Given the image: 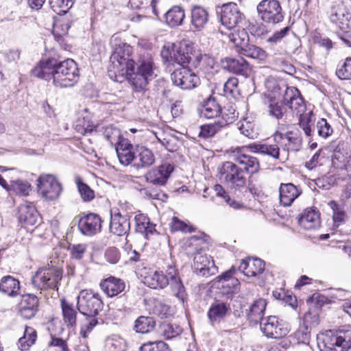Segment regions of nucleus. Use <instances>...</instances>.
<instances>
[{
    "label": "nucleus",
    "instance_id": "nucleus-1",
    "mask_svg": "<svg viewBox=\"0 0 351 351\" xmlns=\"http://www.w3.org/2000/svg\"><path fill=\"white\" fill-rule=\"evenodd\" d=\"M119 41V44H115L117 47L110 58L108 76L120 82L127 79L136 93H141L143 98L148 99L147 84L155 76L152 56L149 53L141 55L136 62L132 57V47Z\"/></svg>",
    "mask_w": 351,
    "mask_h": 351
},
{
    "label": "nucleus",
    "instance_id": "nucleus-2",
    "mask_svg": "<svg viewBox=\"0 0 351 351\" xmlns=\"http://www.w3.org/2000/svg\"><path fill=\"white\" fill-rule=\"evenodd\" d=\"M34 76L50 81L59 88L74 86L79 80L80 73L77 63L68 58L60 61L54 58L42 60L32 71Z\"/></svg>",
    "mask_w": 351,
    "mask_h": 351
},
{
    "label": "nucleus",
    "instance_id": "nucleus-3",
    "mask_svg": "<svg viewBox=\"0 0 351 351\" xmlns=\"http://www.w3.org/2000/svg\"><path fill=\"white\" fill-rule=\"evenodd\" d=\"M208 240V236L204 233H200L191 237L186 242L187 253L194 255L193 266L194 272L199 276L206 278L215 275L218 271L211 256L201 253L204 245L206 244Z\"/></svg>",
    "mask_w": 351,
    "mask_h": 351
},
{
    "label": "nucleus",
    "instance_id": "nucleus-4",
    "mask_svg": "<svg viewBox=\"0 0 351 351\" xmlns=\"http://www.w3.org/2000/svg\"><path fill=\"white\" fill-rule=\"evenodd\" d=\"M284 102L289 105V108L299 116V125L305 135L310 138L314 132L315 119L312 111L304 114L306 110L304 101L300 91L295 87H286L284 93Z\"/></svg>",
    "mask_w": 351,
    "mask_h": 351
},
{
    "label": "nucleus",
    "instance_id": "nucleus-5",
    "mask_svg": "<svg viewBox=\"0 0 351 351\" xmlns=\"http://www.w3.org/2000/svg\"><path fill=\"white\" fill-rule=\"evenodd\" d=\"M317 342L320 351H348L351 348V327L320 332L317 335Z\"/></svg>",
    "mask_w": 351,
    "mask_h": 351
},
{
    "label": "nucleus",
    "instance_id": "nucleus-6",
    "mask_svg": "<svg viewBox=\"0 0 351 351\" xmlns=\"http://www.w3.org/2000/svg\"><path fill=\"white\" fill-rule=\"evenodd\" d=\"M62 278V270L58 267L40 268L32 278L33 287L40 291H58Z\"/></svg>",
    "mask_w": 351,
    "mask_h": 351
},
{
    "label": "nucleus",
    "instance_id": "nucleus-7",
    "mask_svg": "<svg viewBox=\"0 0 351 351\" xmlns=\"http://www.w3.org/2000/svg\"><path fill=\"white\" fill-rule=\"evenodd\" d=\"M104 303L100 295L92 289L82 290L77 298V308L86 317H97Z\"/></svg>",
    "mask_w": 351,
    "mask_h": 351
},
{
    "label": "nucleus",
    "instance_id": "nucleus-8",
    "mask_svg": "<svg viewBox=\"0 0 351 351\" xmlns=\"http://www.w3.org/2000/svg\"><path fill=\"white\" fill-rule=\"evenodd\" d=\"M220 178L235 191H241L246 186L245 170L232 161L225 162L220 170Z\"/></svg>",
    "mask_w": 351,
    "mask_h": 351
},
{
    "label": "nucleus",
    "instance_id": "nucleus-9",
    "mask_svg": "<svg viewBox=\"0 0 351 351\" xmlns=\"http://www.w3.org/2000/svg\"><path fill=\"white\" fill-rule=\"evenodd\" d=\"M258 17L265 23L278 24L285 18V13L278 0H262L256 7Z\"/></svg>",
    "mask_w": 351,
    "mask_h": 351
},
{
    "label": "nucleus",
    "instance_id": "nucleus-10",
    "mask_svg": "<svg viewBox=\"0 0 351 351\" xmlns=\"http://www.w3.org/2000/svg\"><path fill=\"white\" fill-rule=\"evenodd\" d=\"M37 182L38 193L46 200L58 199L62 191V184L53 174H41Z\"/></svg>",
    "mask_w": 351,
    "mask_h": 351
},
{
    "label": "nucleus",
    "instance_id": "nucleus-11",
    "mask_svg": "<svg viewBox=\"0 0 351 351\" xmlns=\"http://www.w3.org/2000/svg\"><path fill=\"white\" fill-rule=\"evenodd\" d=\"M261 332L268 338L280 339L290 331L289 324L276 316H268L260 322Z\"/></svg>",
    "mask_w": 351,
    "mask_h": 351
},
{
    "label": "nucleus",
    "instance_id": "nucleus-12",
    "mask_svg": "<svg viewBox=\"0 0 351 351\" xmlns=\"http://www.w3.org/2000/svg\"><path fill=\"white\" fill-rule=\"evenodd\" d=\"M230 157L233 162L243 166V170L247 174H254L260 169V163L257 158L247 153L246 147H238L230 151Z\"/></svg>",
    "mask_w": 351,
    "mask_h": 351
},
{
    "label": "nucleus",
    "instance_id": "nucleus-13",
    "mask_svg": "<svg viewBox=\"0 0 351 351\" xmlns=\"http://www.w3.org/2000/svg\"><path fill=\"white\" fill-rule=\"evenodd\" d=\"M285 124L278 126V130L274 134L275 143L280 145L283 150L287 152H297L300 150L302 145V138L300 135L293 131L283 132L285 128Z\"/></svg>",
    "mask_w": 351,
    "mask_h": 351
},
{
    "label": "nucleus",
    "instance_id": "nucleus-14",
    "mask_svg": "<svg viewBox=\"0 0 351 351\" xmlns=\"http://www.w3.org/2000/svg\"><path fill=\"white\" fill-rule=\"evenodd\" d=\"M330 21L341 31L351 28V12L343 3L332 5L328 12Z\"/></svg>",
    "mask_w": 351,
    "mask_h": 351
},
{
    "label": "nucleus",
    "instance_id": "nucleus-15",
    "mask_svg": "<svg viewBox=\"0 0 351 351\" xmlns=\"http://www.w3.org/2000/svg\"><path fill=\"white\" fill-rule=\"evenodd\" d=\"M173 83L182 89H191L199 83V78L186 66L176 69L171 75Z\"/></svg>",
    "mask_w": 351,
    "mask_h": 351
},
{
    "label": "nucleus",
    "instance_id": "nucleus-16",
    "mask_svg": "<svg viewBox=\"0 0 351 351\" xmlns=\"http://www.w3.org/2000/svg\"><path fill=\"white\" fill-rule=\"evenodd\" d=\"M174 170V166L169 162H165L147 172L145 175V180L155 186H165L171 173Z\"/></svg>",
    "mask_w": 351,
    "mask_h": 351
},
{
    "label": "nucleus",
    "instance_id": "nucleus-17",
    "mask_svg": "<svg viewBox=\"0 0 351 351\" xmlns=\"http://www.w3.org/2000/svg\"><path fill=\"white\" fill-rule=\"evenodd\" d=\"M243 19V14L236 3H228L221 7L220 20L222 25L228 29L235 27L242 22Z\"/></svg>",
    "mask_w": 351,
    "mask_h": 351
},
{
    "label": "nucleus",
    "instance_id": "nucleus-18",
    "mask_svg": "<svg viewBox=\"0 0 351 351\" xmlns=\"http://www.w3.org/2000/svg\"><path fill=\"white\" fill-rule=\"evenodd\" d=\"M162 59L169 63H176L179 67L185 66L184 64L189 62L190 56L182 46L173 45L171 47H164L161 51Z\"/></svg>",
    "mask_w": 351,
    "mask_h": 351
},
{
    "label": "nucleus",
    "instance_id": "nucleus-19",
    "mask_svg": "<svg viewBox=\"0 0 351 351\" xmlns=\"http://www.w3.org/2000/svg\"><path fill=\"white\" fill-rule=\"evenodd\" d=\"M101 223L99 215L90 213L80 218L78 228L82 234L93 236L101 231Z\"/></svg>",
    "mask_w": 351,
    "mask_h": 351
},
{
    "label": "nucleus",
    "instance_id": "nucleus-20",
    "mask_svg": "<svg viewBox=\"0 0 351 351\" xmlns=\"http://www.w3.org/2000/svg\"><path fill=\"white\" fill-rule=\"evenodd\" d=\"M167 278L172 295L184 302L186 299L187 293L179 273L174 266L167 267Z\"/></svg>",
    "mask_w": 351,
    "mask_h": 351
},
{
    "label": "nucleus",
    "instance_id": "nucleus-21",
    "mask_svg": "<svg viewBox=\"0 0 351 351\" xmlns=\"http://www.w3.org/2000/svg\"><path fill=\"white\" fill-rule=\"evenodd\" d=\"M39 300L32 293H26L22 295L19 304V313L21 317L26 319L34 317L38 311Z\"/></svg>",
    "mask_w": 351,
    "mask_h": 351
},
{
    "label": "nucleus",
    "instance_id": "nucleus-22",
    "mask_svg": "<svg viewBox=\"0 0 351 351\" xmlns=\"http://www.w3.org/2000/svg\"><path fill=\"white\" fill-rule=\"evenodd\" d=\"M230 304L219 300L213 302L207 312L209 323L214 326L223 321L230 313Z\"/></svg>",
    "mask_w": 351,
    "mask_h": 351
},
{
    "label": "nucleus",
    "instance_id": "nucleus-23",
    "mask_svg": "<svg viewBox=\"0 0 351 351\" xmlns=\"http://www.w3.org/2000/svg\"><path fill=\"white\" fill-rule=\"evenodd\" d=\"M117 155L120 163L128 166L134 163L136 158V147L128 138L121 140L115 147Z\"/></svg>",
    "mask_w": 351,
    "mask_h": 351
},
{
    "label": "nucleus",
    "instance_id": "nucleus-24",
    "mask_svg": "<svg viewBox=\"0 0 351 351\" xmlns=\"http://www.w3.org/2000/svg\"><path fill=\"white\" fill-rule=\"evenodd\" d=\"M234 120V117L226 118L223 114L221 118L214 123L204 124L200 127L199 136L204 138L213 137L219 132L226 130L229 124Z\"/></svg>",
    "mask_w": 351,
    "mask_h": 351
},
{
    "label": "nucleus",
    "instance_id": "nucleus-25",
    "mask_svg": "<svg viewBox=\"0 0 351 351\" xmlns=\"http://www.w3.org/2000/svg\"><path fill=\"white\" fill-rule=\"evenodd\" d=\"M156 161V157L152 149L144 145L136 146V158L132 166L136 169L149 168Z\"/></svg>",
    "mask_w": 351,
    "mask_h": 351
},
{
    "label": "nucleus",
    "instance_id": "nucleus-26",
    "mask_svg": "<svg viewBox=\"0 0 351 351\" xmlns=\"http://www.w3.org/2000/svg\"><path fill=\"white\" fill-rule=\"evenodd\" d=\"M317 324V317L312 316L311 313H306L303 317V322L298 330L294 332V338L297 343H309L311 339V326L309 324Z\"/></svg>",
    "mask_w": 351,
    "mask_h": 351
},
{
    "label": "nucleus",
    "instance_id": "nucleus-27",
    "mask_svg": "<svg viewBox=\"0 0 351 351\" xmlns=\"http://www.w3.org/2000/svg\"><path fill=\"white\" fill-rule=\"evenodd\" d=\"M265 262L258 258L242 259L239 269L247 277H254L265 270Z\"/></svg>",
    "mask_w": 351,
    "mask_h": 351
},
{
    "label": "nucleus",
    "instance_id": "nucleus-28",
    "mask_svg": "<svg viewBox=\"0 0 351 351\" xmlns=\"http://www.w3.org/2000/svg\"><path fill=\"white\" fill-rule=\"evenodd\" d=\"M223 66L231 73L243 76L249 75L251 72L250 64L243 58H226L223 60Z\"/></svg>",
    "mask_w": 351,
    "mask_h": 351
},
{
    "label": "nucleus",
    "instance_id": "nucleus-29",
    "mask_svg": "<svg viewBox=\"0 0 351 351\" xmlns=\"http://www.w3.org/2000/svg\"><path fill=\"white\" fill-rule=\"evenodd\" d=\"M301 193V189L293 184L282 183L279 186L280 203L283 206H289Z\"/></svg>",
    "mask_w": 351,
    "mask_h": 351
},
{
    "label": "nucleus",
    "instance_id": "nucleus-30",
    "mask_svg": "<svg viewBox=\"0 0 351 351\" xmlns=\"http://www.w3.org/2000/svg\"><path fill=\"white\" fill-rule=\"evenodd\" d=\"M130 230V222L128 215H122L119 212L111 213L110 230L118 236L127 234Z\"/></svg>",
    "mask_w": 351,
    "mask_h": 351
},
{
    "label": "nucleus",
    "instance_id": "nucleus-31",
    "mask_svg": "<svg viewBox=\"0 0 351 351\" xmlns=\"http://www.w3.org/2000/svg\"><path fill=\"white\" fill-rule=\"evenodd\" d=\"M316 208H308L301 214L298 223L304 229L312 230L320 226V216Z\"/></svg>",
    "mask_w": 351,
    "mask_h": 351
},
{
    "label": "nucleus",
    "instance_id": "nucleus-32",
    "mask_svg": "<svg viewBox=\"0 0 351 351\" xmlns=\"http://www.w3.org/2000/svg\"><path fill=\"white\" fill-rule=\"evenodd\" d=\"M143 282L152 289H162L165 288L169 285L167 269L165 274L161 271L149 270L144 276Z\"/></svg>",
    "mask_w": 351,
    "mask_h": 351
},
{
    "label": "nucleus",
    "instance_id": "nucleus-33",
    "mask_svg": "<svg viewBox=\"0 0 351 351\" xmlns=\"http://www.w3.org/2000/svg\"><path fill=\"white\" fill-rule=\"evenodd\" d=\"M267 306V302L265 299L259 298L254 301L247 310L246 316L247 320L254 324H260L264 319L263 315Z\"/></svg>",
    "mask_w": 351,
    "mask_h": 351
},
{
    "label": "nucleus",
    "instance_id": "nucleus-34",
    "mask_svg": "<svg viewBox=\"0 0 351 351\" xmlns=\"http://www.w3.org/2000/svg\"><path fill=\"white\" fill-rule=\"evenodd\" d=\"M100 287L108 297H113L123 291L125 285L121 279L110 276L102 280Z\"/></svg>",
    "mask_w": 351,
    "mask_h": 351
},
{
    "label": "nucleus",
    "instance_id": "nucleus-35",
    "mask_svg": "<svg viewBox=\"0 0 351 351\" xmlns=\"http://www.w3.org/2000/svg\"><path fill=\"white\" fill-rule=\"evenodd\" d=\"M165 23L171 27H176L182 25L185 19V12L182 7L174 5L164 14Z\"/></svg>",
    "mask_w": 351,
    "mask_h": 351
},
{
    "label": "nucleus",
    "instance_id": "nucleus-36",
    "mask_svg": "<svg viewBox=\"0 0 351 351\" xmlns=\"http://www.w3.org/2000/svg\"><path fill=\"white\" fill-rule=\"evenodd\" d=\"M280 145L269 143H252L247 147L252 152L267 155L275 160L280 158Z\"/></svg>",
    "mask_w": 351,
    "mask_h": 351
},
{
    "label": "nucleus",
    "instance_id": "nucleus-37",
    "mask_svg": "<svg viewBox=\"0 0 351 351\" xmlns=\"http://www.w3.org/2000/svg\"><path fill=\"white\" fill-rule=\"evenodd\" d=\"M234 269H230L218 276L219 282L221 284L223 293L228 295L232 293L239 286V281L232 276Z\"/></svg>",
    "mask_w": 351,
    "mask_h": 351
},
{
    "label": "nucleus",
    "instance_id": "nucleus-38",
    "mask_svg": "<svg viewBox=\"0 0 351 351\" xmlns=\"http://www.w3.org/2000/svg\"><path fill=\"white\" fill-rule=\"evenodd\" d=\"M61 309L64 323L70 328L75 327L77 324V309L72 303L65 299L61 300Z\"/></svg>",
    "mask_w": 351,
    "mask_h": 351
},
{
    "label": "nucleus",
    "instance_id": "nucleus-39",
    "mask_svg": "<svg viewBox=\"0 0 351 351\" xmlns=\"http://www.w3.org/2000/svg\"><path fill=\"white\" fill-rule=\"evenodd\" d=\"M0 291L8 296L15 297L20 293V282L11 276H3L0 280Z\"/></svg>",
    "mask_w": 351,
    "mask_h": 351
},
{
    "label": "nucleus",
    "instance_id": "nucleus-40",
    "mask_svg": "<svg viewBox=\"0 0 351 351\" xmlns=\"http://www.w3.org/2000/svg\"><path fill=\"white\" fill-rule=\"evenodd\" d=\"M38 213L31 203L21 205L19 207V220L26 225L34 226L37 222Z\"/></svg>",
    "mask_w": 351,
    "mask_h": 351
},
{
    "label": "nucleus",
    "instance_id": "nucleus-41",
    "mask_svg": "<svg viewBox=\"0 0 351 351\" xmlns=\"http://www.w3.org/2000/svg\"><path fill=\"white\" fill-rule=\"evenodd\" d=\"M191 25L197 30H201L208 21L207 10L200 6H194L191 13Z\"/></svg>",
    "mask_w": 351,
    "mask_h": 351
},
{
    "label": "nucleus",
    "instance_id": "nucleus-42",
    "mask_svg": "<svg viewBox=\"0 0 351 351\" xmlns=\"http://www.w3.org/2000/svg\"><path fill=\"white\" fill-rule=\"evenodd\" d=\"M287 107L289 105L284 102V96L281 101L270 100L268 105L269 115L278 120L286 121L288 118Z\"/></svg>",
    "mask_w": 351,
    "mask_h": 351
},
{
    "label": "nucleus",
    "instance_id": "nucleus-43",
    "mask_svg": "<svg viewBox=\"0 0 351 351\" xmlns=\"http://www.w3.org/2000/svg\"><path fill=\"white\" fill-rule=\"evenodd\" d=\"M136 222V232L147 237L149 234H153L156 231L155 225L150 222L149 218L145 214L140 213L134 217Z\"/></svg>",
    "mask_w": 351,
    "mask_h": 351
},
{
    "label": "nucleus",
    "instance_id": "nucleus-44",
    "mask_svg": "<svg viewBox=\"0 0 351 351\" xmlns=\"http://www.w3.org/2000/svg\"><path fill=\"white\" fill-rule=\"evenodd\" d=\"M199 110V114L202 117L206 119H213L217 117L221 112V109L219 104L215 99L209 98L204 101Z\"/></svg>",
    "mask_w": 351,
    "mask_h": 351
},
{
    "label": "nucleus",
    "instance_id": "nucleus-45",
    "mask_svg": "<svg viewBox=\"0 0 351 351\" xmlns=\"http://www.w3.org/2000/svg\"><path fill=\"white\" fill-rule=\"evenodd\" d=\"M239 53L242 56L254 59L259 62H265L267 58V53L265 50L250 43Z\"/></svg>",
    "mask_w": 351,
    "mask_h": 351
},
{
    "label": "nucleus",
    "instance_id": "nucleus-46",
    "mask_svg": "<svg viewBox=\"0 0 351 351\" xmlns=\"http://www.w3.org/2000/svg\"><path fill=\"white\" fill-rule=\"evenodd\" d=\"M228 37L238 53L250 43L249 34L245 29L232 32Z\"/></svg>",
    "mask_w": 351,
    "mask_h": 351
},
{
    "label": "nucleus",
    "instance_id": "nucleus-47",
    "mask_svg": "<svg viewBox=\"0 0 351 351\" xmlns=\"http://www.w3.org/2000/svg\"><path fill=\"white\" fill-rule=\"evenodd\" d=\"M36 339V330L32 327L26 326L23 336L19 339L18 347L22 351L28 350L35 343Z\"/></svg>",
    "mask_w": 351,
    "mask_h": 351
},
{
    "label": "nucleus",
    "instance_id": "nucleus-48",
    "mask_svg": "<svg viewBox=\"0 0 351 351\" xmlns=\"http://www.w3.org/2000/svg\"><path fill=\"white\" fill-rule=\"evenodd\" d=\"M101 128L104 138L112 146L115 147L121 140L125 139L122 137L120 130L112 125L103 126Z\"/></svg>",
    "mask_w": 351,
    "mask_h": 351
},
{
    "label": "nucleus",
    "instance_id": "nucleus-49",
    "mask_svg": "<svg viewBox=\"0 0 351 351\" xmlns=\"http://www.w3.org/2000/svg\"><path fill=\"white\" fill-rule=\"evenodd\" d=\"M156 323L152 317L140 316L134 322V329L138 333H147L155 327Z\"/></svg>",
    "mask_w": 351,
    "mask_h": 351
},
{
    "label": "nucleus",
    "instance_id": "nucleus-50",
    "mask_svg": "<svg viewBox=\"0 0 351 351\" xmlns=\"http://www.w3.org/2000/svg\"><path fill=\"white\" fill-rule=\"evenodd\" d=\"M49 3L54 12L62 15L73 6V0H49Z\"/></svg>",
    "mask_w": 351,
    "mask_h": 351
},
{
    "label": "nucleus",
    "instance_id": "nucleus-51",
    "mask_svg": "<svg viewBox=\"0 0 351 351\" xmlns=\"http://www.w3.org/2000/svg\"><path fill=\"white\" fill-rule=\"evenodd\" d=\"M160 332L167 339H173L182 332V328L176 324L163 323L160 326Z\"/></svg>",
    "mask_w": 351,
    "mask_h": 351
},
{
    "label": "nucleus",
    "instance_id": "nucleus-52",
    "mask_svg": "<svg viewBox=\"0 0 351 351\" xmlns=\"http://www.w3.org/2000/svg\"><path fill=\"white\" fill-rule=\"evenodd\" d=\"M336 75L341 80H351V58H347L339 63Z\"/></svg>",
    "mask_w": 351,
    "mask_h": 351
},
{
    "label": "nucleus",
    "instance_id": "nucleus-53",
    "mask_svg": "<svg viewBox=\"0 0 351 351\" xmlns=\"http://www.w3.org/2000/svg\"><path fill=\"white\" fill-rule=\"evenodd\" d=\"M238 130L241 134L249 138L256 137L257 133L254 130V125L249 121L243 120L237 123Z\"/></svg>",
    "mask_w": 351,
    "mask_h": 351
},
{
    "label": "nucleus",
    "instance_id": "nucleus-54",
    "mask_svg": "<svg viewBox=\"0 0 351 351\" xmlns=\"http://www.w3.org/2000/svg\"><path fill=\"white\" fill-rule=\"evenodd\" d=\"M78 191L84 202H90L95 197V192L86 183L81 180H77Z\"/></svg>",
    "mask_w": 351,
    "mask_h": 351
},
{
    "label": "nucleus",
    "instance_id": "nucleus-55",
    "mask_svg": "<svg viewBox=\"0 0 351 351\" xmlns=\"http://www.w3.org/2000/svg\"><path fill=\"white\" fill-rule=\"evenodd\" d=\"M328 205L332 210V219L334 223L339 226L344 221L346 217V213L342 208L335 201H330Z\"/></svg>",
    "mask_w": 351,
    "mask_h": 351
},
{
    "label": "nucleus",
    "instance_id": "nucleus-56",
    "mask_svg": "<svg viewBox=\"0 0 351 351\" xmlns=\"http://www.w3.org/2000/svg\"><path fill=\"white\" fill-rule=\"evenodd\" d=\"M171 228L172 231H181L184 233L195 231V228L189 222L181 221L176 217L172 218Z\"/></svg>",
    "mask_w": 351,
    "mask_h": 351
},
{
    "label": "nucleus",
    "instance_id": "nucleus-57",
    "mask_svg": "<svg viewBox=\"0 0 351 351\" xmlns=\"http://www.w3.org/2000/svg\"><path fill=\"white\" fill-rule=\"evenodd\" d=\"M151 311L154 315L160 318H165L171 315L170 306L159 300L154 301Z\"/></svg>",
    "mask_w": 351,
    "mask_h": 351
},
{
    "label": "nucleus",
    "instance_id": "nucleus-58",
    "mask_svg": "<svg viewBox=\"0 0 351 351\" xmlns=\"http://www.w3.org/2000/svg\"><path fill=\"white\" fill-rule=\"evenodd\" d=\"M238 79L236 77H230L223 85V94L227 97H235L238 93Z\"/></svg>",
    "mask_w": 351,
    "mask_h": 351
},
{
    "label": "nucleus",
    "instance_id": "nucleus-59",
    "mask_svg": "<svg viewBox=\"0 0 351 351\" xmlns=\"http://www.w3.org/2000/svg\"><path fill=\"white\" fill-rule=\"evenodd\" d=\"M11 188L16 194L26 196L29 194L31 185L27 181L18 180L11 182Z\"/></svg>",
    "mask_w": 351,
    "mask_h": 351
},
{
    "label": "nucleus",
    "instance_id": "nucleus-60",
    "mask_svg": "<svg viewBox=\"0 0 351 351\" xmlns=\"http://www.w3.org/2000/svg\"><path fill=\"white\" fill-rule=\"evenodd\" d=\"M140 351H171L168 345L162 341L147 342L140 348Z\"/></svg>",
    "mask_w": 351,
    "mask_h": 351
},
{
    "label": "nucleus",
    "instance_id": "nucleus-61",
    "mask_svg": "<svg viewBox=\"0 0 351 351\" xmlns=\"http://www.w3.org/2000/svg\"><path fill=\"white\" fill-rule=\"evenodd\" d=\"M131 3L139 9L151 10L156 16H158L156 9L158 0H130Z\"/></svg>",
    "mask_w": 351,
    "mask_h": 351
},
{
    "label": "nucleus",
    "instance_id": "nucleus-62",
    "mask_svg": "<svg viewBox=\"0 0 351 351\" xmlns=\"http://www.w3.org/2000/svg\"><path fill=\"white\" fill-rule=\"evenodd\" d=\"M317 134L322 138H326L332 134V129L326 119H319L316 124Z\"/></svg>",
    "mask_w": 351,
    "mask_h": 351
},
{
    "label": "nucleus",
    "instance_id": "nucleus-63",
    "mask_svg": "<svg viewBox=\"0 0 351 351\" xmlns=\"http://www.w3.org/2000/svg\"><path fill=\"white\" fill-rule=\"evenodd\" d=\"M290 32L291 28L288 26L276 31L271 36L268 37L267 42L271 45H278L286 38Z\"/></svg>",
    "mask_w": 351,
    "mask_h": 351
},
{
    "label": "nucleus",
    "instance_id": "nucleus-64",
    "mask_svg": "<svg viewBox=\"0 0 351 351\" xmlns=\"http://www.w3.org/2000/svg\"><path fill=\"white\" fill-rule=\"evenodd\" d=\"M90 317V319L88 320V322L84 324L80 329V335L84 338H86L93 328L98 324V319L96 317Z\"/></svg>",
    "mask_w": 351,
    "mask_h": 351
}]
</instances>
